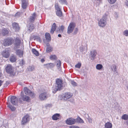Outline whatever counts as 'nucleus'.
Instances as JSON below:
<instances>
[{
  "mask_svg": "<svg viewBox=\"0 0 128 128\" xmlns=\"http://www.w3.org/2000/svg\"><path fill=\"white\" fill-rule=\"evenodd\" d=\"M28 95L29 96L32 98H34L35 96V95L34 92L31 91Z\"/></svg>",
  "mask_w": 128,
  "mask_h": 128,
  "instance_id": "obj_39",
  "label": "nucleus"
},
{
  "mask_svg": "<svg viewBox=\"0 0 128 128\" xmlns=\"http://www.w3.org/2000/svg\"><path fill=\"white\" fill-rule=\"evenodd\" d=\"M56 14L59 17H61L62 15V13L61 10H57Z\"/></svg>",
  "mask_w": 128,
  "mask_h": 128,
  "instance_id": "obj_34",
  "label": "nucleus"
},
{
  "mask_svg": "<svg viewBox=\"0 0 128 128\" xmlns=\"http://www.w3.org/2000/svg\"><path fill=\"white\" fill-rule=\"evenodd\" d=\"M59 2L62 4H66V0H59Z\"/></svg>",
  "mask_w": 128,
  "mask_h": 128,
  "instance_id": "obj_43",
  "label": "nucleus"
},
{
  "mask_svg": "<svg viewBox=\"0 0 128 128\" xmlns=\"http://www.w3.org/2000/svg\"><path fill=\"white\" fill-rule=\"evenodd\" d=\"M53 50L51 46L47 47L46 48V51L47 52H52Z\"/></svg>",
  "mask_w": 128,
  "mask_h": 128,
  "instance_id": "obj_35",
  "label": "nucleus"
},
{
  "mask_svg": "<svg viewBox=\"0 0 128 128\" xmlns=\"http://www.w3.org/2000/svg\"><path fill=\"white\" fill-rule=\"evenodd\" d=\"M24 90L25 94L26 95H28L30 92H31V91L29 90L27 87H25L24 88Z\"/></svg>",
  "mask_w": 128,
  "mask_h": 128,
  "instance_id": "obj_25",
  "label": "nucleus"
},
{
  "mask_svg": "<svg viewBox=\"0 0 128 128\" xmlns=\"http://www.w3.org/2000/svg\"><path fill=\"white\" fill-rule=\"evenodd\" d=\"M87 46L85 47H84L83 46H81L80 48V52H82L83 54L86 53L87 51Z\"/></svg>",
  "mask_w": 128,
  "mask_h": 128,
  "instance_id": "obj_16",
  "label": "nucleus"
},
{
  "mask_svg": "<svg viewBox=\"0 0 128 128\" xmlns=\"http://www.w3.org/2000/svg\"><path fill=\"white\" fill-rule=\"evenodd\" d=\"M76 128H79V127L77 126H76Z\"/></svg>",
  "mask_w": 128,
  "mask_h": 128,
  "instance_id": "obj_58",
  "label": "nucleus"
},
{
  "mask_svg": "<svg viewBox=\"0 0 128 128\" xmlns=\"http://www.w3.org/2000/svg\"><path fill=\"white\" fill-rule=\"evenodd\" d=\"M10 101L12 104L16 105L18 102V99L16 96H13L11 97Z\"/></svg>",
  "mask_w": 128,
  "mask_h": 128,
  "instance_id": "obj_15",
  "label": "nucleus"
},
{
  "mask_svg": "<svg viewBox=\"0 0 128 128\" xmlns=\"http://www.w3.org/2000/svg\"><path fill=\"white\" fill-rule=\"evenodd\" d=\"M8 30L7 28H4L2 30V33L4 36L8 34Z\"/></svg>",
  "mask_w": 128,
  "mask_h": 128,
  "instance_id": "obj_19",
  "label": "nucleus"
},
{
  "mask_svg": "<svg viewBox=\"0 0 128 128\" xmlns=\"http://www.w3.org/2000/svg\"><path fill=\"white\" fill-rule=\"evenodd\" d=\"M125 4L128 8V0H127L125 2Z\"/></svg>",
  "mask_w": 128,
  "mask_h": 128,
  "instance_id": "obj_51",
  "label": "nucleus"
},
{
  "mask_svg": "<svg viewBox=\"0 0 128 128\" xmlns=\"http://www.w3.org/2000/svg\"><path fill=\"white\" fill-rule=\"evenodd\" d=\"M107 16L106 14H105L102 18L99 20L98 22V25L100 26L103 28L105 26L106 24Z\"/></svg>",
  "mask_w": 128,
  "mask_h": 128,
  "instance_id": "obj_1",
  "label": "nucleus"
},
{
  "mask_svg": "<svg viewBox=\"0 0 128 128\" xmlns=\"http://www.w3.org/2000/svg\"><path fill=\"white\" fill-rule=\"evenodd\" d=\"M81 66V63L79 62L75 65V67L76 68H80Z\"/></svg>",
  "mask_w": 128,
  "mask_h": 128,
  "instance_id": "obj_42",
  "label": "nucleus"
},
{
  "mask_svg": "<svg viewBox=\"0 0 128 128\" xmlns=\"http://www.w3.org/2000/svg\"><path fill=\"white\" fill-rule=\"evenodd\" d=\"M29 70L32 71L34 69V68L33 67H32L31 66H30L29 67Z\"/></svg>",
  "mask_w": 128,
  "mask_h": 128,
  "instance_id": "obj_50",
  "label": "nucleus"
},
{
  "mask_svg": "<svg viewBox=\"0 0 128 128\" xmlns=\"http://www.w3.org/2000/svg\"><path fill=\"white\" fill-rule=\"evenodd\" d=\"M76 122L75 119L72 118H70L66 120V123L68 125H72L74 124Z\"/></svg>",
  "mask_w": 128,
  "mask_h": 128,
  "instance_id": "obj_11",
  "label": "nucleus"
},
{
  "mask_svg": "<svg viewBox=\"0 0 128 128\" xmlns=\"http://www.w3.org/2000/svg\"><path fill=\"white\" fill-rule=\"evenodd\" d=\"M76 126H69L70 128H76Z\"/></svg>",
  "mask_w": 128,
  "mask_h": 128,
  "instance_id": "obj_52",
  "label": "nucleus"
},
{
  "mask_svg": "<svg viewBox=\"0 0 128 128\" xmlns=\"http://www.w3.org/2000/svg\"><path fill=\"white\" fill-rule=\"evenodd\" d=\"M56 24L55 23H54L52 26V28L50 30L51 33L52 34H53L54 32L56 30Z\"/></svg>",
  "mask_w": 128,
  "mask_h": 128,
  "instance_id": "obj_20",
  "label": "nucleus"
},
{
  "mask_svg": "<svg viewBox=\"0 0 128 128\" xmlns=\"http://www.w3.org/2000/svg\"><path fill=\"white\" fill-rule=\"evenodd\" d=\"M97 54V50H91L90 53V56L91 60H94Z\"/></svg>",
  "mask_w": 128,
  "mask_h": 128,
  "instance_id": "obj_9",
  "label": "nucleus"
},
{
  "mask_svg": "<svg viewBox=\"0 0 128 128\" xmlns=\"http://www.w3.org/2000/svg\"><path fill=\"white\" fill-rule=\"evenodd\" d=\"M17 55L19 56L20 57L22 56L23 54V52L22 50H17L16 52Z\"/></svg>",
  "mask_w": 128,
  "mask_h": 128,
  "instance_id": "obj_23",
  "label": "nucleus"
},
{
  "mask_svg": "<svg viewBox=\"0 0 128 128\" xmlns=\"http://www.w3.org/2000/svg\"><path fill=\"white\" fill-rule=\"evenodd\" d=\"M71 83L74 86H77V84L76 82L74 81H72Z\"/></svg>",
  "mask_w": 128,
  "mask_h": 128,
  "instance_id": "obj_45",
  "label": "nucleus"
},
{
  "mask_svg": "<svg viewBox=\"0 0 128 128\" xmlns=\"http://www.w3.org/2000/svg\"><path fill=\"white\" fill-rule=\"evenodd\" d=\"M62 81L61 79L57 78L56 80V86L55 92L58 90H60L62 89L63 86Z\"/></svg>",
  "mask_w": 128,
  "mask_h": 128,
  "instance_id": "obj_2",
  "label": "nucleus"
},
{
  "mask_svg": "<svg viewBox=\"0 0 128 128\" xmlns=\"http://www.w3.org/2000/svg\"><path fill=\"white\" fill-rule=\"evenodd\" d=\"M56 63V66L57 68H58V69L59 70H60V68L61 66V62L60 60H57Z\"/></svg>",
  "mask_w": 128,
  "mask_h": 128,
  "instance_id": "obj_33",
  "label": "nucleus"
},
{
  "mask_svg": "<svg viewBox=\"0 0 128 128\" xmlns=\"http://www.w3.org/2000/svg\"><path fill=\"white\" fill-rule=\"evenodd\" d=\"M76 120V121L82 124L84 123L83 120L80 117H78Z\"/></svg>",
  "mask_w": 128,
  "mask_h": 128,
  "instance_id": "obj_28",
  "label": "nucleus"
},
{
  "mask_svg": "<svg viewBox=\"0 0 128 128\" xmlns=\"http://www.w3.org/2000/svg\"><path fill=\"white\" fill-rule=\"evenodd\" d=\"M10 104L9 103V104L8 102L7 103L8 106L9 107L12 111H14L16 109L15 108L10 105Z\"/></svg>",
  "mask_w": 128,
  "mask_h": 128,
  "instance_id": "obj_31",
  "label": "nucleus"
},
{
  "mask_svg": "<svg viewBox=\"0 0 128 128\" xmlns=\"http://www.w3.org/2000/svg\"><path fill=\"white\" fill-rule=\"evenodd\" d=\"M46 46H47V47H48V46H49V44L48 43H47V44H46Z\"/></svg>",
  "mask_w": 128,
  "mask_h": 128,
  "instance_id": "obj_56",
  "label": "nucleus"
},
{
  "mask_svg": "<svg viewBox=\"0 0 128 128\" xmlns=\"http://www.w3.org/2000/svg\"><path fill=\"white\" fill-rule=\"evenodd\" d=\"M55 8L56 10H61V9L59 6L58 3H56L55 4Z\"/></svg>",
  "mask_w": 128,
  "mask_h": 128,
  "instance_id": "obj_40",
  "label": "nucleus"
},
{
  "mask_svg": "<svg viewBox=\"0 0 128 128\" xmlns=\"http://www.w3.org/2000/svg\"><path fill=\"white\" fill-rule=\"evenodd\" d=\"M28 0H22V6L23 9H25L28 5Z\"/></svg>",
  "mask_w": 128,
  "mask_h": 128,
  "instance_id": "obj_14",
  "label": "nucleus"
},
{
  "mask_svg": "<svg viewBox=\"0 0 128 128\" xmlns=\"http://www.w3.org/2000/svg\"><path fill=\"white\" fill-rule=\"evenodd\" d=\"M14 40L10 38H8L4 40V44L5 46H7L11 45L13 42Z\"/></svg>",
  "mask_w": 128,
  "mask_h": 128,
  "instance_id": "obj_7",
  "label": "nucleus"
},
{
  "mask_svg": "<svg viewBox=\"0 0 128 128\" xmlns=\"http://www.w3.org/2000/svg\"><path fill=\"white\" fill-rule=\"evenodd\" d=\"M50 58L51 60H56L57 59V58L55 55H52L50 56Z\"/></svg>",
  "mask_w": 128,
  "mask_h": 128,
  "instance_id": "obj_38",
  "label": "nucleus"
},
{
  "mask_svg": "<svg viewBox=\"0 0 128 128\" xmlns=\"http://www.w3.org/2000/svg\"><path fill=\"white\" fill-rule=\"evenodd\" d=\"M6 72L11 75L14 76L15 74L12 67L10 65H8L6 67Z\"/></svg>",
  "mask_w": 128,
  "mask_h": 128,
  "instance_id": "obj_3",
  "label": "nucleus"
},
{
  "mask_svg": "<svg viewBox=\"0 0 128 128\" xmlns=\"http://www.w3.org/2000/svg\"><path fill=\"white\" fill-rule=\"evenodd\" d=\"M64 96L63 97V100L66 101L72 97V94L70 92H67L65 93L64 94Z\"/></svg>",
  "mask_w": 128,
  "mask_h": 128,
  "instance_id": "obj_8",
  "label": "nucleus"
},
{
  "mask_svg": "<svg viewBox=\"0 0 128 128\" xmlns=\"http://www.w3.org/2000/svg\"><path fill=\"white\" fill-rule=\"evenodd\" d=\"M58 36L59 37H61V35L60 34H58Z\"/></svg>",
  "mask_w": 128,
  "mask_h": 128,
  "instance_id": "obj_57",
  "label": "nucleus"
},
{
  "mask_svg": "<svg viewBox=\"0 0 128 128\" xmlns=\"http://www.w3.org/2000/svg\"><path fill=\"white\" fill-rule=\"evenodd\" d=\"M123 34L126 36H128V30H126L124 31L123 32Z\"/></svg>",
  "mask_w": 128,
  "mask_h": 128,
  "instance_id": "obj_41",
  "label": "nucleus"
},
{
  "mask_svg": "<svg viewBox=\"0 0 128 128\" xmlns=\"http://www.w3.org/2000/svg\"><path fill=\"white\" fill-rule=\"evenodd\" d=\"M20 42V39L18 37H17L15 40V42L14 43L15 47L16 48H19Z\"/></svg>",
  "mask_w": 128,
  "mask_h": 128,
  "instance_id": "obj_13",
  "label": "nucleus"
},
{
  "mask_svg": "<svg viewBox=\"0 0 128 128\" xmlns=\"http://www.w3.org/2000/svg\"><path fill=\"white\" fill-rule=\"evenodd\" d=\"M2 82L1 80H0V86L2 85Z\"/></svg>",
  "mask_w": 128,
  "mask_h": 128,
  "instance_id": "obj_53",
  "label": "nucleus"
},
{
  "mask_svg": "<svg viewBox=\"0 0 128 128\" xmlns=\"http://www.w3.org/2000/svg\"><path fill=\"white\" fill-rule=\"evenodd\" d=\"M75 26L76 24L75 23L73 22H71L68 27L67 30L68 33L70 34L72 33L73 32Z\"/></svg>",
  "mask_w": 128,
  "mask_h": 128,
  "instance_id": "obj_5",
  "label": "nucleus"
},
{
  "mask_svg": "<svg viewBox=\"0 0 128 128\" xmlns=\"http://www.w3.org/2000/svg\"><path fill=\"white\" fill-rule=\"evenodd\" d=\"M30 120V117L29 116L26 114L24 116L22 119V124H25L26 123L28 122Z\"/></svg>",
  "mask_w": 128,
  "mask_h": 128,
  "instance_id": "obj_10",
  "label": "nucleus"
},
{
  "mask_svg": "<svg viewBox=\"0 0 128 128\" xmlns=\"http://www.w3.org/2000/svg\"><path fill=\"white\" fill-rule=\"evenodd\" d=\"M37 41H38L40 42H42V40L40 37L38 36H37L36 38Z\"/></svg>",
  "mask_w": 128,
  "mask_h": 128,
  "instance_id": "obj_48",
  "label": "nucleus"
},
{
  "mask_svg": "<svg viewBox=\"0 0 128 128\" xmlns=\"http://www.w3.org/2000/svg\"><path fill=\"white\" fill-rule=\"evenodd\" d=\"M41 61L42 62H43L44 61V59L42 58L41 59Z\"/></svg>",
  "mask_w": 128,
  "mask_h": 128,
  "instance_id": "obj_54",
  "label": "nucleus"
},
{
  "mask_svg": "<svg viewBox=\"0 0 128 128\" xmlns=\"http://www.w3.org/2000/svg\"><path fill=\"white\" fill-rule=\"evenodd\" d=\"M112 124L110 122H107L105 124V128H112Z\"/></svg>",
  "mask_w": 128,
  "mask_h": 128,
  "instance_id": "obj_26",
  "label": "nucleus"
},
{
  "mask_svg": "<svg viewBox=\"0 0 128 128\" xmlns=\"http://www.w3.org/2000/svg\"><path fill=\"white\" fill-rule=\"evenodd\" d=\"M44 65L45 66L46 68L48 70L50 68H53L54 66V64L52 63L46 64Z\"/></svg>",
  "mask_w": 128,
  "mask_h": 128,
  "instance_id": "obj_17",
  "label": "nucleus"
},
{
  "mask_svg": "<svg viewBox=\"0 0 128 128\" xmlns=\"http://www.w3.org/2000/svg\"><path fill=\"white\" fill-rule=\"evenodd\" d=\"M103 66L102 65L100 64H97L96 66V68L98 70H100L102 68Z\"/></svg>",
  "mask_w": 128,
  "mask_h": 128,
  "instance_id": "obj_37",
  "label": "nucleus"
},
{
  "mask_svg": "<svg viewBox=\"0 0 128 128\" xmlns=\"http://www.w3.org/2000/svg\"><path fill=\"white\" fill-rule=\"evenodd\" d=\"M122 119L127 120L126 122V123L127 124H128V115L126 114H124L122 116Z\"/></svg>",
  "mask_w": 128,
  "mask_h": 128,
  "instance_id": "obj_22",
  "label": "nucleus"
},
{
  "mask_svg": "<svg viewBox=\"0 0 128 128\" xmlns=\"http://www.w3.org/2000/svg\"><path fill=\"white\" fill-rule=\"evenodd\" d=\"M0 34H1V33H0Z\"/></svg>",
  "mask_w": 128,
  "mask_h": 128,
  "instance_id": "obj_59",
  "label": "nucleus"
},
{
  "mask_svg": "<svg viewBox=\"0 0 128 128\" xmlns=\"http://www.w3.org/2000/svg\"><path fill=\"white\" fill-rule=\"evenodd\" d=\"M13 28L15 30H18L19 29L18 24L16 22L13 23L12 24Z\"/></svg>",
  "mask_w": 128,
  "mask_h": 128,
  "instance_id": "obj_21",
  "label": "nucleus"
},
{
  "mask_svg": "<svg viewBox=\"0 0 128 128\" xmlns=\"http://www.w3.org/2000/svg\"><path fill=\"white\" fill-rule=\"evenodd\" d=\"M50 95L46 92L41 93L39 95V98L41 100H46L48 97H50Z\"/></svg>",
  "mask_w": 128,
  "mask_h": 128,
  "instance_id": "obj_4",
  "label": "nucleus"
},
{
  "mask_svg": "<svg viewBox=\"0 0 128 128\" xmlns=\"http://www.w3.org/2000/svg\"><path fill=\"white\" fill-rule=\"evenodd\" d=\"M64 26H62L60 28V30L62 32L64 29Z\"/></svg>",
  "mask_w": 128,
  "mask_h": 128,
  "instance_id": "obj_47",
  "label": "nucleus"
},
{
  "mask_svg": "<svg viewBox=\"0 0 128 128\" xmlns=\"http://www.w3.org/2000/svg\"><path fill=\"white\" fill-rule=\"evenodd\" d=\"M36 15L35 13H34L32 14V16H30L29 18V20L31 22H34V20L36 17Z\"/></svg>",
  "mask_w": 128,
  "mask_h": 128,
  "instance_id": "obj_18",
  "label": "nucleus"
},
{
  "mask_svg": "<svg viewBox=\"0 0 128 128\" xmlns=\"http://www.w3.org/2000/svg\"><path fill=\"white\" fill-rule=\"evenodd\" d=\"M110 68L112 71H113L115 74L117 72H116V65L113 64L110 66Z\"/></svg>",
  "mask_w": 128,
  "mask_h": 128,
  "instance_id": "obj_24",
  "label": "nucleus"
},
{
  "mask_svg": "<svg viewBox=\"0 0 128 128\" xmlns=\"http://www.w3.org/2000/svg\"><path fill=\"white\" fill-rule=\"evenodd\" d=\"M45 37L46 39L48 40H50L51 39L50 35L49 33H46L45 35Z\"/></svg>",
  "mask_w": 128,
  "mask_h": 128,
  "instance_id": "obj_36",
  "label": "nucleus"
},
{
  "mask_svg": "<svg viewBox=\"0 0 128 128\" xmlns=\"http://www.w3.org/2000/svg\"><path fill=\"white\" fill-rule=\"evenodd\" d=\"M108 2L110 4H112L114 3L116 0H108Z\"/></svg>",
  "mask_w": 128,
  "mask_h": 128,
  "instance_id": "obj_44",
  "label": "nucleus"
},
{
  "mask_svg": "<svg viewBox=\"0 0 128 128\" xmlns=\"http://www.w3.org/2000/svg\"><path fill=\"white\" fill-rule=\"evenodd\" d=\"M60 116V114H56L54 115L52 118V119L54 120H56L59 118L58 117Z\"/></svg>",
  "mask_w": 128,
  "mask_h": 128,
  "instance_id": "obj_27",
  "label": "nucleus"
},
{
  "mask_svg": "<svg viewBox=\"0 0 128 128\" xmlns=\"http://www.w3.org/2000/svg\"><path fill=\"white\" fill-rule=\"evenodd\" d=\"M88 121L90 123L92 122V120L91 119H89L88 120Z\"/></svg>",
  "mask_w": 128,
  "mask_h": 128,
  "instance_id": "obj_55",
  "label": "nucleus"
},
{
  "mask_svg": "<svg viewBox=\"0 0 128 128\" xmlns=\"http://www.w3.org/2000/svg\"><path fill=\"white\" fill-rule=\"evenodd\" d=\"M10 60L12 62H14L16 61V59L15 56H12L10 58Z\"/></svg>",
  "mask_w": 128,
  "mask_h": 128,
  "instance_id": "obj_30",
  "label": "nucleus"
},
{
  "mask_svg": "<svg viewBox=\"0 0 128 128\" xmlns=\"http://www.w3.org/2000/svg\"><path fill=\"white\" fill-rule=\"evenodd\" d=\"M78 29L77 28H76L74 30V34H76L78 32Z\"/></svg>",
  "mask_w": 128,
  "mask_h": 128,
  "instance_id": "obj_46",
  "label": "nucleus"
},
{
  "mask_svg": "<svg viewBox=\"0 0 128 128\" xmlns=\"http://www.w3.org/2000/svg\"><path fill=\"white\" fill-rule=\"evenodd\" d=\"M20 99L24 101L29 102L30 100V98L29 97L24 95L23 93L22 92L20 95Z\"/></svg>",
  "mask_w": 128,
  "mask_h": 128,
  "instance_id": "obj_6",
  "label": "nucleus"
},
{
  "mask_svg": "<svg viewBox=\"0 0 128 128\" xmlns=\"http://www.w3.org/2000/svg\"><path fill=\"white\" fill-rule=\"evenodd\" d=\"M21 14V12H18L15 14V16L16 17H18L20 16V15Z\"/></svg>",
  "mask_w": 128,
  "mask_h": 128,
  "instance_id": "obj_49",
  "label": "nucleus"
},
{
  "mask_svg": "<svg viewBox=\"0 0 128 128\" xmlns=\"http://www.w3.org/2000/svg\"><path fill=\"white\" fill-rule=\"evenodd\" d=\"M2 55L3 57L6 58H8L10 55L9 49H6L2 53Z\"/></svg>",
  "mask_w": 128,
  "mask_h": 128,
  "instance_id": "obj_12",
  "label": "nucleus"
},
{
  "mask_svg": "<svg viewBox=\"0 0 128 128\" xmlns=\"http://www.w3.org/2000/svg\"><path fill=\"white\" fill-rule=\"evenodd\" d=\"M34 28V24H32L30 25H29L28 27V30L30 32L32 31Z\"/></svg>",
  "mask_w": 128,
  "mask_h": 128,
  "instance_id": "obj_32",
  "label": "nucleus"
},
{
  "mask_svg": "<svg viewBox=\"0 0 128 128\" xmlns=\"http://www.w3.org/2000/svg\"><path fill=\"white\" fill-rule=\"evenodd\" d=\"M32 53L36 56H38L39 55L38 52L34 48H32Z\"/></svg>",
  "mask_w": 128,
  "mask_h": 128,
  "instance_id": "obj_29",
  "label": "nucleus"
}]
</instances>
